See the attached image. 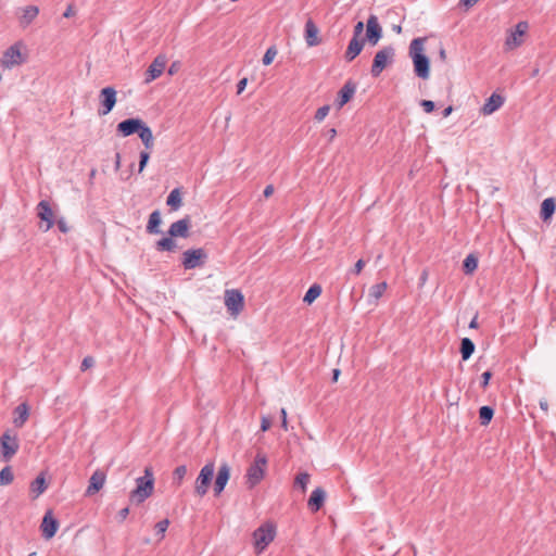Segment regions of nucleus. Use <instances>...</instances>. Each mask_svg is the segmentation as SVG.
Masks as SVG:
<instances>
[{"instance_id": "nucleus-2", "label": "nucleus", "mask_w": 556, "mask_h": 556, "mask_svg": "<svg viewBox=\"0 0 556 556\" xmlns=\"http://www.w3.org/2000/svg\"><path fill=\"white\" fill-rule=\"evenodd\" d=\"M424 38H415L409 45V55L413 60L415 75L421 79H428L430 75L429 58L422 53Z\"/></svg>"}, {"instance_id": "nucleus-35", "label": "nucleus", "mask_w": 556, "mask_h": 556, "mask_svg": "<svg viewBox=\"0 0 556 556\" xmlns=\"http://www.w3.org/2000/svg\"><path fill=\"white\" fill-rule=\"evenodd\" d=\"M478 267V257L470 253L468 254L463 262V270L466 275L472 274Z\"/></svg>"}, {"instance_id": "nucleus-25", "label": "nucleus", "mask_w": 556, "mask_h": 556, "mask_svg": "<svg viewBox=\"0 0 556 556\" xmlns=\"http://www.w3.org/2000/svg\"><path fill=\"white\" fill-rule=\"evenodd\" d=\"M325 498H326V492L324 491V489L321 488H316L309 498H308V502H307V506L309 508L311 511L313 513H316L318 511L324 503H325Z\"/></svg>"}, {"instance_id": "nucleus-12", "label": "nucleus", "mask_w": 556, "mask_h": 556, "mask_svg": "<svg viewBox=\"0 0 556 556\" xmlns=\"http://www.w3.org/2000/svg\"><path fill=\"white\" fill-rule=\"evenodd\" d=\"M529 24L526 21L519 22L514 29L510 30L506 38L505 46L508 50H513L522 43L521 37L527 33Z\"/></svg>"}, {"instance_id": "nucleus-50", "label": "nucleus", "mask_w": 556, "mask_h": 556, "mask_svg": "<svg viewBox=\"0 0 556 556\" xmlns=\"http://www.w3.org/2000/svg\"><path fill=\"white\" fill-rule=\"evenodd\" d=\"M363 30H364V23L363 22H357L356 25L354 26L353 37L352 38H361V35L363 34Z\"/></svg>"}, {"instance_id": "nucleus-56", "label": "nucleus", "mask_w": 556, "mask_h": 556, "mask_svg": "<svg viewBox=\"0 0 556 556\" xmlns=\"http://www.w3.org/2000/svg\"><path fill=\"white\" fill-rule=\"evenodd\" d=\"M273 193H274V186L273 185L266 186L263 191L264 197L269 198Z\"/></svg>"}, {"instance_id": "nucleus-62", "label": "nucleus", "mask_w": 556, "mask_h": 556, "mask_svg": "<svg viewBox=\"0 0 556 556\" xmlns=\"http://www.w3.org/2000/svg\"><path fill=\"white\" fill-rule=\"evenodd\" d=\"M452 112H453V106L448 105L447 108H445L443 110L442 115H443V117H447Z\"/></svg>"}, {"instance_id": "nucleus-34", "label": "nucleus", "mask_w": 556, "mask_h": 556, "mask_svg": "<svg viewBox=\"0 0 556 556\" xmlns=\"http://www.w3.org/2000/svg\"><path fill=\"white\" fill-rule=\"evenodd\" d=\"M494 416L493 407L489 405L481 406L479 409V421L481 426H488Z\"/></svg>"}, {"instance_id": "nucleus-28", "label": "nucleus", "mask_w": 556, "mask_h": 556, "mask_svg": "<svg viewBox=\"0 0 556 556\" xmlns=\"http://www.w3.org/2000/svg\"><path fill=\"white\" fill-rule=\"evenodd\" d=\"M556 211V201L554 198H546L541 204L540 217L543 222L552 218Z\"/></svg>"}, {"instance_id": "nucleus-15", "label": "nucleus", "mask_w": 556, "mask_h": 556, "mask_svg": "<svg viewBox=\"0 0 556 556\" xmlns=\"http://www.w3.org/2000/svg\"><path fill=\"white\" fill-rule=\"evenodd\" d=\"M0 62L4 68H11L15 65H20L23 60L18 47L14 45L7 49Z\"/></svg>"}, {"instance_id": "nucleus-39", "label": "nucleus", "mask_w": 556, "mask_h": 556, "mask_svg": "<svg viewBox=\"0 0 556 556\" xmlns=\"http://www.w3.org/2000/svg\"><path fill=\"white\" fill-rule=\"evenodd\" d=\"M14 479V475L12 468L10 466H5L0 471V485H8Z\"/></svg>"}, {"instance_id": "nucleus-22", "label": "nucleus", "mask_w": 556, "mask_h": 556, "mask_svg": "<svg viewBox=\"0 0 556 556\" xmlns=\"http://www.w3.org/2000/svg\"><path fill=\"white\" fill-rule=\"evenodd\" d=\"M105 479H106V476L103 471L96 470L89 479V485L86 490V494L93 495L97 492H99L103 488V485L105 483Z\"/></svg>"}, {"instance_id": "nucleus-55", "label": "nucleus", "mask_w": 556, "mask_h": 556, "mask_svg": "<svg viewBox=\"0 0 556 556\" xmlns=\"http://www.w3.org/2000/svg\"><path fill=\"white\" fill-rule=\"evenodd\" d=\"M74 14H75L74 8H73V5H71V4H70V5L66 8L65 12L63 13V16H64L65 18H68V17H72Z\"/></svg>"}, {"instance_id": "nucleus-61", "label": "nucleus", "mask_w": 556, "mask_h": 556, "mask_svg": "<svg viewBox=\"0 0 556 556\" xmlns=\"http://www.w3.org/2000/svg\"><path fill=\"white\" fill-rule=\"evenodd\" d=\"M540 407L542 410H544L545 413H547L548 410V404H547V401L546 400H541L540 401Z\"/></svg>"}, {"instance_id": "nucleus-52", "label": "nucleus", "mask_w": 556, "mask_h": 556, "mask_svg": "<svg viewBox=\"0 0 556 556\" xmlns=\"http://www.w3.org/2000/svg\"><path fill=\"white\" fill-rule=\"evenodd\" d=\"M247 84H248L247 78H242L238 81V84H237V93L238 94H240L245 89Z\"/></svg>"}, {"instance_id": "nucleus-9", "label": "nucleus", "mask_w": 556, "mask_h": 556, "mask_svg": "<svg viewBox=\"0 0 556 556\" xmlns=\"http://www.w3.org/2000/svg\"><path fill=\"white\" fill-rule=\"evenodd\" d=\"M207 253L204 249H189L184 252L181 264L185 269H194L205 264Z\"/></svg>"}, {"instance_id": "nucleus-32", "label": "nucleus", "mask_w": 556, "mask_h": 556, "mask_svg": "<svg viewBox=\"0 0 556 556\" xmlns=\"http://www.w3.org/2000/svg\"><path fill=\"white\" fill-rule=\"evenodd\" d=\"M475 349H476V345L471 339L463 338L460 341V349H459L463 361H468L471 357V355L473 354Z\"/></svg>"}, {"instance_id": "nucleus-40", "label": "nucleus", "mask_w": 556, "mask_h": 556, "mask_svg": "<svg viewBox=\"0 0 556 556\" xmlns=\"http://www.w3.org/2000/svg\"><path fill=\"white\" fill-rule=\"evenodd\" d=\"M277 53H278V50H277L276 46H270L266 50V52H265V54L263 56V60H262L263 64L265 66L269 65L274 61V59L276 58Z\"/></svg>"}, {"instance_id": "nucleus-23", "label": "nucleus", "mask_w": 556, "mask_h": 556, "mask_svg": "<svg viewBox=\"0 0 556 556\" xmlns=\"http://www.w3.org/2000/svg\"><path fill=\"white\" fill-rule=\"evenodd\" d=\"M504 102L505 99L503 96L493 92L483 104L481 112L483 115H491L497 111L504 104Z\"/></svg>"}, {"instance_id": "nucleus-49", "label": "nucleus", "mask_w": 556, "mask_h": 556, "mask_svg": "<svg viewBox=\"0 0 556 556\" xmlns=\"http://www.w3.org/2000/svg\"><path fill=\"white\" fill-rule=\"evenodd\" d=\"M365 266V261L364 260H358L354 267L351 269V273L354 274V275H359L361 271L363 270Z\"/></svg>"}, {"instance_id": "nucleus-60", "label": "nucleus", "mask_w": 556, "mask_h": 556, "mask_svg": "<svg viewBox=\"0 0 556 556\" xmlns=\"http://www.w3.org/2000/svg\"><path fill=\"white\" fill-rule=\"evenodd\" d=\"M478 0H460V4L464 7L470 8L472 7Z\"/></svg>"}, {"instance_id": "nucleus-42", "label": "nucleus", "mask_w": 556, "mask_h": 556, "mask_svg": "<svg viewBox=\"0 0 556 556\" xmlns=\"http://www.w3.org/2000/svg\"><path fill=\"white\" fill-rule=\"evenodd\" d=\"M168 519H163L155 525L154 529L156 534L160 535V539H163L165 536V532L168 528Z\"/></svg>"}, {"instance_id": "nucleus-3", "label": "nucleus", "mask_w": 556, "mask_h": 556, "mask_svg": "<svg viewBox=\"0 0 556 556\" xmlns=\"http://www.w3.org/2000/svg\"><path fill=\"white\" fill-rule=\"evenodd\" d=\"M154 490V476L151 467H146L144 475L136 479V488L129 494L132 504L140 505L149 498Z\"/></svg>"}, {"instance_id": "nucleus-63", "label": "nucleus", "mask_w": 556, "mask_h": 556, "mask_svg": "<svg viewBox=\"0 0 556 556\" xmlns=\"http://www.w3.org/2000/svg\"><path fill=\"white\" fill-rule=\"evenodd\" d=\"M328 135H329V139L332 140L337 135V130L334 128H330L328 130Z\"/></svg>"}, {"instance_id": "nucleus-44", "label": "nucleus", "mask_w": 556, "mask_h": 556, "mask_svg": "<svg viewBox=\"0 0 556 556\" xmlns=\"http://www.w3.org/2000/svg\"><path fill=\"white\" fill-rule=\"evenodd\" d=\"M329 111H330L329 105H324V106L319 108L315 113V119L317 122H323L326 118V116L328 115Z\"/></svg>"}, {"instance_id": "nucleus-45", "label": "nucleus", "mask_w": 556, "mask_h": 556, "mask_svg": "<svg viewBox=\"0 0 556 556\" xmlns=\"http://www.w3.org/2000/svg\"><path fill=\"white\" fill-rule=\"evenodd\" d=\"M492 371L491 370H486L484 371L482 375H481V382H480V387L485 390L489 386V382H490V379L492 378Z\"/></svg>"}, {"instance_id": "nucleus-43", "label": "nucleus", "mask_w": 556, "mask_h": 556, "mask_svg": "<svg viewBox=\"0 0 556 556\" xmlns=\"http://www.w3.org/2000/svg\"><path fill=\"white\" fill-rule=\"evenodd\" d=\"M149 159H150V152L149 151H141L140 152L139 168H138L139 173L143 172V169L146 168V166H147V164L149 162Z\"/></svg>"}, {"instance_id": "nucleus-4", "label": "nucleus", "mask_w": 556, "mask_h": 556, "mask_svg": "<svg viewBox=\"0 0 556 556\" xmlns=\"http://www.w3.org/2000/svg\"><path fill=\"white\" fill-rule=\"evenodd\" d=\"M276 528L273 523L266 522L253 532L254 546L256 552L262 553L275 539Z\"/></svg>"}, {"instance_id": "nucleus-7", "label": "nucleus", "mask_w": 556, "mask_h": 556, "mask_svg": "<svg viewBox=\"0 0 556 556\" xmlns=\"http://www.w3.org/2000/svg\"><path fill=\"white\" fill-rule=\"evenodd\" d=\"M0 448L3 460L9 462L17 453L20 448V442L16 434H11L10 430H7L0 437Z\"/></svg>"}, {"instance_id": "nucleus-6", "label": "nucleus", "mask_w": 556, "mask_h": 556, "mask_svg": "<svg viewBox=\"0 0 556 556\" xmlns=\"http://www.w3.org/2000/svg\"><path fill=\"white\" fill-rule=\"evenodd\" d=\"M267 459L264 455L257 454L254 462L249 466L247 470V483L249 488H254L258 484L265 475V467Z\"/></svg>"}, {"instance_id": "nucleus-17", "label": "nucleus", "mask_w": 556, "mask_h": 556, "mask_svg": "<svg viewBox=\"0 0 556 556\" xmlns=\"http://www.w3.org/2000/svg\"><path fill=\"white\" fill-rule=\"evenodd\" d=\"M230 478V467L227 463H223L218 468L214 482V494L218 496L227 485Z\"/></svg>"}, {"instance_id": "nucleus-13", "label": "nucleus", "mask_w": 556, "mask_h": 556, "mask_svg": "<svg viewBox=\"0 0 556 556\" xmlns=\"http://www.w3.org/2000/svg\"><path fill=\"white\" fill-rule=\"evenodd\" d=\"M41 534L46 540L52 539L58 529H59V521L55 519L52 515L51 510H48L41 521L40 525Z\"/></svg>"}, {"instance_id": "nucleus-37", "label": "nucleus", "mask_w": 556, "mask_h": 556, "mask_svg": "<svg viewBox=\"0 0 556 556\" xmlns=\"http://www.w3.org/2000/svg\"><path fill=\"white\" fill-rule=\"evenodd\" d=\"M187 475V467L185 465H180L175 468L173 471V484L176 486L181 485L185 477Z\"/></svg>"}, {"instance_id": "nucleus-5", "label": "nucleus", "mask_w": 556, "mask_h": 556, "mask_svg": "<svg viewBox=\"0 0 556 556\" xmlns=\"http://www.w3.org/2000/svg\"><path fill=\"white\" fill-rule=\"evenodd\" d=\"M395 50L392 46H387L376 52L371 65V76L379 77L383 70L393 62Z\"/></svg>"}, {"instance_id": "nucleus-51", "label": "nucleus", "mask_w": 556, "mask_h": 556, "mask_svg": "<svg viewBox=\"0 0 556 556\" xmlns=\"http://www.w3.org/2000/svg\"><path fill=\"white\" fill-rule=\"evenodd\" d=\"M271 426V420L268 418V417H262V420H261V430L263 432L267 431Z\"/></svg>"}, {"instance_id": "nucleus-1", "label": "nucleus", "mask_w": 556, "mask_h": 556, "mask_svg": "<svg viewBox=\"0 0 556 556\" xmlns=\"http://www.w3.org/2000/svg\"><path fill=\"white\" fill-rule=\"evenodd\" d=\"M191 226V219L186 216L169 226L167 231L168 237H164L155 242V249L160 252H175L177 250V243L174 238H188L189 228Z\"/></svg>"}, {"instance_id": "nucleus-8", "label": "nucleus", "mask_w": 556, "mask_h": 556, "mask_svg": "<svg viewBox=\"0 0 556 556\" xmlns=\"http://www.w3.org/2000/svg\"><path fill=\"white\" fill-rule=\"evenodd\" d=\"M214 471H215L214 463H207L200 470V473H199V476L195 480V484H194V492L199 496L202 497L207 493L208 486H210L213 476H214Z\"/></svg>"}, {"instance_id": "nucleus-24", "label": "nucleus", "mask_w": 556, "mask_h": 556, "mask_svg": "<svg viewBox=\"0 0 556 556\" xmlns=\"http://www.w3.org/2000/svg\"><path fill=\"white\" fill-rule=\"evenodd\" d=\"M364 45V38H352L344 53L346 62H352L362 52Z\"/></svg>"}, {"instance_id": "nucleus-54", "label": "nucleus", "mask_w": 556, "mask_h": 556, "mask_svg": "<svg viewBox=\"0 0 556 556\" xmlns=\"http://www.w3.org/2000/svg\"><path fill=\"white\" fill-rule=\"evenodd\" d=\"M128 514H129L128 507L121 509L117 515L119 521H124L127 518Z\"/></svg>"}, {"instance_id": "nucleus-57", "label": "nucleus", "mask_w": 556, "mask_h": 556, "mask_svg": "<svg viewBox=\"0 0 556 556\" xmlns=\"http://www.w3.org/2000/svg\"><path fill=\"white\" fill-rule=\"evenodd\" d=\"M470 329H477L479 327L478 324V315L476 314L475 317L470 320L469 326Z\"/></svg>"}, {"instance_id": "nucleus-20", "label": "nucleus", "mask_w": 556, "mask_h": 556, "mask_svg": "<svg viewBox=\"0 0 556 556\" xmlns=\"http://www.w3.org/2000/svg\"><path fill=\"white\" fill-rule=\"evenodd\" d=\"M355 90L356 85L351 80L346 81L338 92V98L336 100L337 106L339 109L344 106L353 98Z\"/></svg>"}, {"instance_id": "nucleus-26", "label": "nucleus", "mask_w": 556, "mask_h": 556, "mask_svg": "<svg viewBox=\"0 0 556 556\" xmlns=\"http://www.w3.org/2000/svg\"><path fill=\"white\" fill-rule=\"evenodd\" d=\"M13 424L16 428H22L29 417V406L26 403L17 405L13 412Z\"/></svg>"}, {"instance_id": "nucleus-58", "label": "nucleus", "mask_w": 556, "mask_h": 556, "mask_svg": "<svg viewBox=\"0 0 556 556\" xmlns=\"http://www.w3.org/2000/svg\"><path fill=\"white\" fill-rule=\"evenodd\" d=\"M121 153L119 152H116L115 153V162H114V167H115V170H118L119 167H121Z\"/></svg>"}, {"instance_id": "nucleus-27", "label": "nucleus", "mask_w": 556, "mask_h": 556, "mask_svg": "<svg viewBox=\"0 0 556 556\" xmlns=\"http://www.w3.org/2000/svg\"><path fill=\"white\" fill-rule=\"evenodd\" d=\"M162 224L161 212L159 210L153 211L147 224V232L150 235H159L161 233L160 226Z\"/></svg>"}, {"instance_id": "nucleus-53", "label": "nucleus", "mask_w": 556, "mask_h": 556, "mask_svg": "<svg viewBox=\"0 0 556 556\" xmlns=\"http://www.w3.org/2000/svg\"><path fill=\"white\" fill-rule=\"evenodd\" d=\"M281 427L287 430L288 429V421H287V410L285 408H281Z\"/></svg>"}, {"instance_id": "nucleus-46", "label": "nucleus", "mask_w": 556, "mask_h": 556, "mask_svg": "<svg viewBox=\"0 0 556 556\" xmlns=\"http://www.w3.org/2000/svg\"><path fill=\"white\" fill-rule=\"evenodd\" d=\"M420 106L424 109L426 113H432L435 108V103L431 100H421Z\"/></svg>"}, {"instance_id": "nucleus-18", "label": "nucleus", "mask_w": 556, "mask_h": 556, "mask_svg": "<svg viewBox=\"0 0 556 556\" xmlns=\"http://www.w3.org/2000/svg\"><path fill=\"white\" fill-rule=\"evenodd\" d=\"M37 215L42 222H46V227L43 228V231H48L54 224L53 211L48 201L42 200L38 203Z\"/></svg>"}, {"instance_id": "nucleus-36", "label": "nucleus", "mask_w": 556, "mask_h": 556, "mask_svg": "<svg viewBox=\"0 0 556 556\" xmlns=\"http://www.w3.org/2000/svg\"><path fill=\"white\" fill-rule=\"evenodd\" d=\"M321 291L323 289L319 285H312L306 291L303 301L307 304H312L321 294Z\"/></svg>"}, {"instance_id": "nucleus-33", "label": "nucleus", "mask_w": 556, "mask_h": 556, "mask_svg": "<svg viewBox=\"0 0 556 556\" xmlns=\"http://www.w3.org/2000/svg\"><path fill=\"white\" fill-rule=\"evenodd\" d=\"M166 204L174 211L181 206V194L178 188H175L169 192Z\"/></svg>"}, {"instance_id": "nucleus-41", "label": "nucleus", "mask_w": 556, "mask_h": 556, "mask_svg": "<svg viewBox=\"0 0 556 556\" xmlns=\"http://www.w3.org/2000/svg\"><path fill=\"white\" fill-rule=\"evenodd\" d=\"M308 481H309V475L307 472H300L295 477L294 485L301 488L302 491H305Z\"/></svg>"}, {"instance_id": "nucleus-38", "label": "nucleus", "mask_w": 556, "mask_h": 556, "mask_svg": "<svg viewBox=\"0 0 556 556\" xmlns=\"http://www.w3.org/2000/svg\"><path fill=\"white\" fill-rule=\"evenodd\" d=\"M387 287L388 285L384 281L371 286L369 289V296L374 298L375 300L380 299L387 290Z\"/></svg>"}, {"instance_id": "nucleus-19", "label": "nucleus", "mask_w": 556, "mask_h": 556, "mask_svg": "<svg viewBox=\"0 0 556 556\" xmlns=\"http://www.w3.org/2000/svg\"><path fill=\"white\" fill-rule=\"evenodd\" d=\"M142 119L140 118H127L117 124V132L123 137H128L137 134L141 127Z\"/></svg>"}, {"instance_id": "nucleus-11", "label": "nucleus", "mask_w": 556, "mask_h": 556, "mask_svg": "<svg viewBox=\"0 0 556 556\" xmlns=\"http://www.w3.org/2000/svg\"><path fill=\"white\" fill-rule=\"evenodd\" d=\"M225 305L232 315L239 314L244 307V296L242 292L238 289L226 290Z\"/></svg>"}, {"instance_id": "nucleus-29", "label": "nucleus", "mask_w": 556, "mask_h": 556, "mask_svg": "<svg viewBox=\"0 0 556 556\" xmlns=\"http://www.w3.org/2000/svg\"><path fill=\"white\" fill-rule=\"evenodd\" d=\"M137 134L146 149L151 150L153 148V134L151 128L144 122H142L141 127Z\"/></svg>"}, {"instance_id": "nucleus-31", "label": "nucleus", "mask_w": 556, "mask_h": 556, "mask_svg": "<svg viewBox=\"0 0 556 556\" xmlns=\"http://www.w3.org/2000/svg\"><path fill=\"white\" fill-rule=\"evenodd\" d=\"M48 488L46 478L43 473H40L31 483H30V492L34 495V498L41 495Z\"/></svg>"}, {"instance_id": "nucleus-16", "label": "nucleus", "mask_w": 556, "mask_h": 556, "mask_svg": "<svg viewBox=\"0 0 556 556\" xmlns=\"http://www.w3.org/2000/svg\"><path fill=\"white\" fill-rule=\"evenodd\" d=\"M366 38L371 45H376L382 36V29L378 23V17L369 15L366 24Z\"/></svg>"}, {"instance_id": "nucleus-64", "label": "nucleus", "mask_w": 556, "mask_h": 556, "mask_svg": "<svg viewBox=\"0 0 556 556\" xmlns=\"http://www.w3.org/2000/svg\"><path fill=\"white\" fill-rule=\"evenodd\" d=\"M339 375H340V369H333V371H332V380L337 381Z\"/></svg>"}, {"instance_id": "nucleus-48", "label": "nucleus", "mask_w": 556, "mask_h": 556, "mask_svg": "<svg viewBox=\"0 0 556 556\" xmlns=\"http://www.w3.org/2000/svg\"><path fill=\"white\" fill-rule=\"evenodd\" d=\"M94 364V359L93 357L91 356H86L83 362H81V365H80V369L83 371L87 370L88 368L92 367Z\"/></svg>"}, {"instance_id": "nucleus-10", "label": "nucleus", "mask_w": 556, "mask_h": 556, "mask_svg": "<svg viewBox=\"0 0 556 556\" xmlns=\"http://www.w3.org/2000/svg\"><path fill=\"white\" fill-rule=\"evenodd\" d=\"M100 106L98 114L108 115L116 104V90L113 87H104L99 93Z\"/></svg>"}, {"instance_id": "nucleus-14", "label": "nucleus", "mask_w": 556, "mask_h": 556, "mask_svg": "<svg viewBox=\"0 0 556 556\" xmlns=\"http://www.w3.org/2000/svg\"><path fill=\"white\" fill-rule=\"evenodd\" d=\"M166 58L164 55H157L153 62L149 65L146 72L144 83L149 84L160 77L166 66Z\"/></svg>"}, {"instance_id": "nucleus-30", "label": "nucleus", "mask_w": 556, "mask_h": 556, "mask_svg": "<svg viewBox=\"0 0 556 556\" xmlns=\"http://www.w3.org/2000/svg\"><path fill=\"white\" fill-rule=\"evenodd\" d=\"M39 14V8L36 5H28L24 8L23 15L20 18V23L23 27H27Z\"/></svg>"}, {"instance_id": "nucleus-47", "label": "nucleus", "mask_w": 556, "mask_h": 556, "mask_svg": "<svg viewBox=\"0 0 556 556\" xmlns=\"http://www.w3.org/2000/svg\"><path fill=\"white\" fill-rule=\"evenodd\" d=\"M56 227L62 233H67L70 231V227L67 226L66 220L62 217L59 218L56 222Z\"/></svg>"}, {"instance_id": "nucleus-59", "label": "nucleus", "mask_w": 556, "mask_h": 556, "mask_svg": "<svg viewBox=\"0 0 556 556\" xmlns=\"http://www.w3.org/2000/svg\"><path fill=\"white\" fill-rule=\"evenodd\" d=\"M427 278H428V273H427V270H424L419 278V285L424 286L425 282L427 281Z\"/></svg>"}, {"instance_id": "nucleus-21", "label": "nucleus", "mask_w": 556, "mask_h": 556, "mask_svg": "<svg viewBox=\"0 0 556 556\" xmlns=\"http://www.w3.org/2000/svg\"><path fill=\"white\" fill-rule=\"evenodd\" d=\"M318 27L316 26L314 21L312 18H308L305 23L304 34L305 41L308 47H316L321 42L320 38L318 37Z\"/></svg>"}]
</instances>
